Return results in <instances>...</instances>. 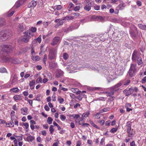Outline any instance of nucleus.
<instances>
[{
  "label": "nucleus",
  "instance_id": "nucleus-44",
  "mask_svg": "<svg viewBox=\"0 0 146 146\" xmlns=\"http://www.w3.org/2000/svg\"><path fill=\"white\" fill-rule=\"evenodd\" d=\"M31 54L32 55H35V52L33 49V45H32L31 46Z\"/></svg>",
  "mask_w": 146,
  "mask_h": 146
},
{
  "label": "nucleus",
  "instance_id": "nucleus-35",
  "mask_svg": "<svg viewBox=\"0 0 146 146\" xmlns=\"http://www.w3.org/2000/svg\"><path fill=\"white\" fill-rule=\"evenodd\" d=\"M22 40L24 42L26 43L28 42L29 41V39H28V38H26V36H24L23 37L22 39Z\"/></svg>",
  "mask_w": 146,
  "mask_h": 146
},
{
  "label": "nucleus",
  "instance_id": "nucleus-27",
  "mask_svg": "<svg viewBox=\"0 0 146 146\" xmlns=\"http://www.w3.org/2000/svg\"><path fill=\"white\" fill-rule=\"evenodd\" d=\"M62 7L61 5H58L54 6L53 7V9L55 10H60L61 9Z\"/></svg>",
  "mask_w": 146,
  "mask_h": 146
},
{
  "label": "nucleus",
  "instance_id": "nucleus-59",
  "mask_svg": "<svg viewBox=\"0 0 146 146\" xmlns=\"http://www.w3.org/2000/svg\"><path fill=\"white\" fill-rule=\"evenodd\" d=\"M44 108L45 110L47 111H49L50 110L49 108L47 105H45L44 107Z\"/></svg>",
  "mask_w": 146,
  "mask_h": 146
},
{
  "label": "nucleus",
  "instance_id": "nucleus-4",
  "mask_svg": "<svg viewBox=\"0 0 146 146\" xmlns=\"http://www.w3.org/2000/svg\"><path fill=\"white\" fill-rule=\"evenodd\" d=\"M83 4L84 5V9L85 11H89L91 10L92 2L90 0H85Z\"/></svg>",
  "mask_w": 146,
  "mask_h": 146
},
{
  "label": "nucleus",
  "instance_id": "nucleus-19",
  "mask_svg": "<svg viewBox=\"0 0 146 146\" xmlns=\"http://www.w3.org/2000/svg\"><path fill=\"white\" fill-rule=\"evenodd\" d=\"M37 5L36 2L35 1H31L29 5H28V6L29 7H35Z\"/></svg>",
  "mask_w": 146,
  "mask_h": 146
},
{
  "label": "nucleus",
  "instance_id": "nucleus-5",
  "mask_svg": "<svg viewBox=\"0 0 146 146\" xmlns=\"http://www.w3.org/2000/svg\"><path fill=\"white\" fill-rule=\"evenodd\" d=\"M57 49L55 48H52L51 49L49 53L48 57L49 59L53 60L56 57Z\"/></svg>",
  "mask_w": 146,
  "mask_h": 146
},
{
  "label": "nucleus",
  "instance_id": "nucleus-43",
  "mask_svg": "<svg viewBox=\"0 0 146 146\" xmlns=\"http://www.w3.org/2000/svg\"><path fill=\"white\" fill-rule=\"evenodd\" d=\"M138 27L141 29L144 30L145 25H143L142 24H140L138 25Z\"/></svg>",
  "mask_w": 146,
  "mask_h": 146
},
{
  "label": "nucleus",
  "instance_id": "nucleus-36",
  "mask_svg": "<svg viewBox=\"0 0 146 146\" xmlns=\"http://www.w3.org/2000/svg\"><path fill=\"white\" fill-rule=\"evenodd\" d=\"M90 113L89 111H87L86 112L84 113L82 115V116L83 118H86L89 115Z\"/></svg>",
  "mask_w": 146,
  "mask_h": 146
},
{
  "label": "nucleus",
  "instance_id": "nucleus-16",
  "mask_svg": "<svg viewBox=\"0 0 146 146\" xmlns=\"http://www.w3.org/2000/svg\"><path fill=\"white\" fill-rule=\"evenodd\" d=\"M122 85V82L121 81H120L118 83L116 84L114 86L110 88V89L111 90H114L116 88H119Z\"/></svg>",
  "mask_w": 146,
  "mask_h": 146
},
{
  "label": "nucleus",
  "instance_id": "nucleus-23",
  "mask_svg": "<svg viewBox=\"0 0 146 146\" xmlns=\"http://www.w3.org/2000/svg\"><path fill=\"white\" fill-rule=\"evenodd\" d=\"M13 98L15 101L22 100L21 96V95H16L13 97Z\"/></svg>",
  "mask_w": 146,
  "mask_h": 146
},
{
  "label": "nucleus",
  "instance_id": "nucleus-41",
  "mask_svg": "<svg viewBox=\"0 0 146 146\" xmlns=\"http://www.w3.org/2000/svg\"><path fill=\"white\" fill-rule=\"evenodd\" d=\"M49 131H50V133L52 134L54 132V129H53V125H51L49 127Z\"/></svg>",
  "mask_w": 146,
  "mask_h": 146
},
{
  "label": "nucleus",
  "instance_id": "nucleus-7",
  "mask_svg": "<svg viewBox=\"0 0 146 146\" xmlns=\"http://www.w3.org/2000/svg\"><path fill=\"white\" fill-rule=\"evenodd\" d=\"M140 56L138 52L136 50L133 51L132 56V60L133 61L136 60V59Z\"/></svg>",
  "mask_w": 146,
  "mask_h": 146
},
{
  "label": "nucleus",
  "instance_id": "nucleus-50",
  "mask_svg": "<svg viewBox=\"0 0 146 146\" xmlns=\"http://www.w3.org/2000/svg\"><path fill=\"white\" fill-rule=\"evenodd\" d=\"M95 119H99L100 118V113H97L94 115Z\"/></svg>",
  "mask_w": 146,
  "mask_h": 146
},
{
  "label": "nucleus",
  "instance_id": "nucleus-48",
  "mask_svg": "<svg viewBox=\"0 0 146 146\" xmlns=\"http://www.w3.org/2000/svg\"><path fill=\"white\" fill-rule=\"evenodd\" d=\"M60 117L61 120L62 121H64L66 119V117L64 115H61Z\"/></svg>",
  "mask_w": 146,
  "mask_h": 146
},
{
  "label": "nucleus",
  "instance_id": "nucleus-42",
  "mask_svg": "<svg viewBox=\"0 0 146 146\" xmlns=\"http://www.w3.org/2000/svg\"><path fill=\"white\" fill-rule=\"evenodd\" d=\"M73 30L72 28V27L70 26L69 28L66 29L65 30V31L66 32H68L70 31H72Z\"/></svg>",
  "mask_w": 146,
  "mask_h": 146
},
{
  "label": "nucleus",
  "instance_id": "nucleus-3",
  "mask_svg": "<svg viewBox=\"0 0 146 146\" xmlns=\"http://www.w3.org/2000/svg\"><path fill=\"white\" fill-rule=\"evenodd\" d=\"M3 51L0 52V61L2 62H7L11 61V58L8 57Z\"/></svg>",
  "mask_w": 146,
  "mask_h": 146
},
{
  "label": "nucleus",
  "instance_id": "nucleus-13",
  "mask_svg": "<svg viewBox=\"0 0 146 146\" xmlns=\"http://www.w3.org/2000/svg\"><path fill=\"white\" fill-rule=\"evenodd\" d=\"M63 74V71L60 70H57L56 72L55 77L57 78H59L62 76Z\"/></svg>",
  "mask_w": 146,
  "mask_h": 146
},
{
  "label": "nucleus",
  "instance_id": "nucleus-52",
  "mask_svg": "<svg viewBox=\"0 0 146 146\" xmlns=\"http://www.w3.org/2000/svg\"><path fill=\"white\" fill-rule=\"evenodd\" d=\"M82 93H81V94H80V95L78 96V99L79 100H82V99L83 98V97H82Z\"/></svg>",
  "mask_w": 146,
  "mask_h": 146
},
{
  "label": "nucleus",
  "instance_id": "nucleus-10",
  "mask_svg": "<svg viewBox=\"0 0 146 146\" xmlns=\"http://www.w3.org/2000/svg\"><path fill=\"white\" fill-rule=\"evenodd\" d=\"M24 34H25L24 36H26V38H28L29 40L33 35V33L28 31L25 32L24 33Z\"/></svg>",
  "mask_w": 146,
  "mask_h": 146
},
{
  "label": "nucleus",
  "instance_id": "nucleus-26",
  "mask_svg": "<svg viewBox=\"0 0 146 146\" xmlns=\"http://www.w3.org/2000/svg\"><path fill=\"white\" fill-rule=\"evenodd\" d=\"M5 19L2 18L0 17V27H2L5 24Z\"/></svg>",
  "mask_w": 146,
  "mask_h": 146
},
{
  "label": "nucleus",
  "instance_id": "nucleus-9",
  "mask_svg": "<svg viewBox=\"0 0 146 146\" xmlns=\"http://www.w3.org/2000/svg\"><path fill=\"white\" fill-rule=\"evenodd\" d=\"M130 33L131 36L133 38H135L137 33V28L135 27L134 29H131L130 31Z\"/></svg>",
  "mask_w": 146,
  "mask_h": 146
},
{
  "label": "nucleus",
  "instance_id": "nucleus-55",
  "mask_svg": "<svg viewBox=\"0 0 146 146\" xmlns=\"http://www.w3.org/2000/svg\"><path fill=\"white\" fill-rule=\"evenodd\" d=\"M71 91L73 93H76L77 91H78V89L76 88H72L71 89Z\"/></svg>",
  "mask_w": 146,
  "mask_h": 146
},
{
  "label": "nucleus",
  "instance_id": "nucleus-54",
  "mask_svg": "<svg viewBox=\"0 0 146 146\" xmlns=\"http://www.w3.org/2000/svg\"><path fill=\"white\" fill-rule=\"evenodd\" d=\"M96 18L98 19L101 21L103 20L104 19V18L103 17L101 16H97L96 17Z\"/></svg>",
  "mask_w": 146,
  "mask_h": 146
},
{
  "label": "nucleus",
  "instance_id": "nucleus-1",
  "mask_svg": "<svg viewBox=\"0 0 146 146\" xmlns=\"http://www.w3.org/2000/svg\"><path fill=\"white\" fill-rule=\"evenodd\" d=\"M11 34V32L9 30L0 31V41L6 40L10 36Z\"/></svg>",
  "mask_w": 146,
  "mask_h": 146
},
{
  "label": "nucleus",
  "instance_id": "nucleus-20",
  "mask_svg": "<svg viewBox=\"0 0 146 146\" xmlns=\"http://www.w3.org/2000/svg\"><path fill=\"white\" fill-rule=\"evenodd\" d=\"M131 122L130 121H128L126 123V126L127 130H130L131 129Z\"/></svg>",
  "mask_w": 146,
  "mask_h": 146
},
{
  "label": "nucleus",
  "instance_id": "nucleus-12",
  "mask_svg": "<svg viewBox=\"0 0 146 146\" xmlns=\"http://www.w3.org/2000/svg\"><path fill=\"white\" fill-rule=\"evenodd\" d=\"M123 92L126 94V96H128L133 94V90L132 88H130L128 90H124Z\"/></svg>",
  "mask_w": 146,
  "mask_h": 146
},
{
  "label": "nucleus",
  "instance_id": "nucleus-17",
  "mask_svg": "<svg viewBox=\"0 0 146 146\" xmlns=\"http://www.w3.org/2000/svg\"><path fill=\"white\" fill-rule=\"evenodd\" d=\"M83 117L82 116L80 117L78 119L75 120L76 122L79 123V125H81L83 123Z\"/></svg>",
  "mask_w": 146,
  "mask_h": 146
},
{
  "label": "nucleus",
  "instance_id": "nucleus-32",
  "mask_svg": "<svg viewBox=\"0 0 146 146\" xmlns=\"http://www.w3.org/2000/svg\"><path fill=\"white\" fill-rule=\"evenodd\" d=\"M137 60V63L138 65H140L142 64V60L141 57L140 56L138 57L136 59Z\"/></svg>",
  "mask_w": 146,
  "mask_h": 146
},
{
  "label": "nucleus",
  "instance_id": "nucleus-62",
  "mask_svg": "<svg viewBox=\"0 0 146 146\" xmlns=\"http://www.w3.org/2000/svg\"><path fill=\"white\" fill-rule=\"evenodd\" d=\"M146 82V76L144 77L142 80L141 82L143 83H145Z\"/></svg>",
  "mask_w": 146,
  "mask_h": 146
},
{
  "label": "nucleus",
  "instance_id": "nucleus-8",
  "mask_svg": "<svg viewBox=\"0 0 146 146\" xmlns=\"http://www.w3.org/2000/svg\"><path fill=\"white\" fill-rule=\"evenodd\" d=\"M60 42V38L58 36H55L52 40L51 44L52 46H54Z\"/></svg>",
  "mask_w": 146,
  "mask_h": 146
},
{
  "label": "nucleus",
  "instance_id": "nucleus-25",
  "mask_svg": "<svg viewBox=\"0 0 146 146\" xmlns=\"http://www.w3.org/2000/svg\"><path fill=\"white\" fill-rule=\"evenodd\" d=\"M35 84V81L34 80H32L31 81H30L29 85L31 88V90L33 89L34 88V85Z\"/></svg>",
  "mask_w": 146,
  "mask_h": 146
},
{
  "label": "nucleus",
  "instance_id": "nucleus-58",
  "mask_svg": "<svg viewBox=\"0 0 146 146\" xmlns=\"http://www.w3.org/2000/svg\"><path fill=\"white\" fill-rule=\"evenodd\" d=\"M100 8V6L98 5H95L94 6V9L96 10H99Z\"/></svg>",
  "mask_w": 146,
  "mask_h": 146
},
{
  "label": "nucleus",
  "instance_id": "nucleus-31",
  "mask_svg": "<svg viewBox=\"0 0 146 146\" xmlns=\"http://www.w3.org/2000/svg\"><path fill=\"white\" fill-rule=\"evenodd\" d=\"M125 6V5L124 3H121L119 4L117 7L120 10L123 9Z\"/></svg>",
  "mask_w": 146,
  "mask_h": 146
},
{
  "label": "nucleus",
  "instance_id": "nucleus-37",
  "mask_svg": "<svg viewBox=\"0 0 146 146\" xmlns=\"http://www.w3.org/2000/svg\"><path fill=\"white\" fill-rule=\"evenodd\" d=\"M110 110V108H104L100 110V113H102L103 112H106L109 111Z\"/></svg>",
  "mask_w": 146,
  "mask_h": 146
},
{
  "label": "nucleus",
  "instance_id": "nucleus-45",
  "mask_svg": "<svg viewBox=\"0 0 146 146\" xmlns=\"http://www.w3.org/2000/svg\"><path fill=\"white\" fill-rule=\"evenodd\" d=\"M118 129V128H113L110 131V132L112 133H114Z\"/></svg>",
  "mask_w": 146,
  "mask_h": 146
},
{
  "label": "nucleus",
  "instance_id": "nucleus-51",
  "mask_svg": "<svg viewBox=\"0 0 146 146\" xmlns=\"http://www.w3.org/2000/svg\"><path fill=\"white\" fill-rule=\"evenodd\" d=\"M41 36H39L38 38L35 39L37 42H38L39 43H40L41 41Z\"/></svg>",
  "mask_w": 146,
  "mask_h": 146
},
{
  "label": "nucleus",
  "instance_id": "nucleus-33",
  "mask_svg": "<svg viewBox=\"0 0 146 146\" xmlns=\"http://www.w3.org/2000/svg\"><path fill=\"white\" fill-rule=\"evenodd\" d=\"M0 72L2 73H7L6 69L4 67H0Z\"/></svg>",
  "mask_w": 146,
  "mask_h": 146
},
{
  "label": "nucleus",
  "instance_id": "nucleus-46",
  "mask_svg": "<svg viewBox=\"0 0 146 146\" xmlns=\"http://www.w3.org/2000/svg\"><path fill=\"white\" fill-rule=\"evenodd\" d=\"M58 100L60 104L62 103V102L64 101V99L62 98H61L60 97H59Z\"/></svg>",
  "mask_w": 146,
  "mask_h": 146
},
{
  "label": "nucleus",
  "instance_id": "nucleus-14",
  "mask_svg": "<svg viewBox=\"0 0 146 146\" xmlns=\"http://www.w3.org/2000/svg\"><path fill=\"white\" fill-rule=\"evenodd\" d=\"M17 79L16 76H14L13 78L11 81V84L12 86H14L17 83Z\"/></svg>",
  "mask_w": 146,
  "mask_h": 146
},
{
  "label": "nucleus",
  "instance_id": "nucleus-34",
  "mask_svg": "<svg viewBox=\"0 0 146 146\" xmlns=\"http://www.w3.org/2000/svg\"><path fill=\"white\" fill-rule=\"evenodd\" d=\"M43 25L45 28L47 27L50 24V22L47 21H44L43 23Z\"/></svg>",
  "mask_w": 146,
  "mask_h": 146
},
{
  "label": "nucleus",
  "instance_id": "nucleus-60",
  "mask_svg": "<svg viewBox=\"0 0 146 146\" xmlns=\"http://www.w3.org/2000/svg\"><path fill=\"white\" fill-rule=\"evenodd\" d=\"M42 80L41 78H39L36 80V82L38 83H41Z\"/></svg>",
  "mask_w": 146,
  "mask_h": 146
},
{
  "label": "nucleus",
  "instance_id": "nucleus-24",
  "mask_svg": "<svg viewBox=\"0 0 146 146\" xmlns=\"http://www.w3.org/2000/svg\"><path fill=\"white\" fill-rule=\"evenodd\" d=\"M64 17V20L67 21L72 20L74 19V17L72 16L71 15L66 16Z\"/></svg>",
  "mask_w": 146,
  "mask_h": 146
},
{
  "label": "nucleus",
  "instance_id": "nucleus-6",
  "mask_svg": "<svg viewBox=\"0 0 146 146\" xmlns=\"http://www.w3.org/2000/svg\"><path fill=\"white\" fill-rule=\"evenodd\" d=\"M13 47L10 45H4L2 49L3 52H5L7 53H10L12 51Z\"/></svg>",
  "mask_w": 146,
  "mask_h": 146
},
{
  "label": "nucleus",
  "instance_id": "nucleus-57",
  "mask_svg": "<svg viewBox=\"0 0 146 146\" xmlns=\"http://www.w3.org/2000/svg\"><path fill=\"white\" fill-rule=\"evenodd\" d=\"M80 9V7L79 6H76L74 8V10L75 11H78Z\"/></svg>",
  "mask_w": 146,
  "mask_h": 146
},
{
  "label": "nucleus",
  "instance_id": "nucleus-40",
  "mask_svg": "<svg viewBox=\"0 0 146 146\" xmlns=\"http://www.w3.org/2000/svg\"><path fill=\"white\" fill-rule=\"evenodd\" d=\"M47 55L46 54H45L44 56V57L43 58V62L44 64L46 66V61L47 60Z\"/></svg>",
  "mask_w": 146,
  "mask_h": 146
},
{
  "label": "nucleus",
  "instance_id": "nucleus-21",
  "mask_svg": "<svg viewBox=\"0 0 146 146\" xmlns=\"http://www.w3.org/2000/svg\"><path fill=\"white\" fill-rule=\"evenodd\" d=\"M25 30V28L22 24H20L18 27V30L20 32H22Z\"/></svg>",
  "mask_w": 146,
  "mask_h": 146
},
{
  "label": "nucleus",
  "instance_id": "nucleus-30",
  "mask_svg": "<svg viewBox=\"0 0 146 146\" xmlns=\"http://www.w3.org/2000/svg\"><path fill=\"white\" fill-rule=\"evenodd\" d=\"M89 122L90 124L93 126L94 127H95L96 128L99 129H100V127L95 124L93 121L91 120H89Z\"/></svg>",
  "mask_w": 146,
  "mask_h": 146
},
{
  "label": "nucleus",
  "instance_id": "nucleus-49",
  "mask_svg": "<svg viewBox=\"0 0 146 146\" xmlns=\"http://www.w3.org/2000/svg\"><path fill=\"white\" fill-rule=\"evenodd\" d=\"M15 137L17 139V140L18 141H21L22 140V137L21 136H15Z\"/></svg>",
  "mask_w": 146,
  "mask_h": 146
},
{
  "label": "nucleus",
  "instance_id": "nucleus-28",
  "mask_svg": "<svg viewBox=\"0 0 146 146\" xmlns=\"http://www.w3.org/2000/svg\"><path fill=\"white\" fill-rule=\"evenodd\" d=\"M79 26V24L78 23H76L74 24V25L70 26L71 27H72V29L74 30L75 29H76L78 28Z\"/></svg>",
  "mask_w": 146,
  "mask_h": 146
},
{
  "label": "nucleus",
  "instance_id": "nucleus-63",
  "mask_svg": "<svg viewBox=\"0 0 146 146\" xmlns=\"http://www.w3.org/2000/svg\"><path fill=\"white\" fill-rule=\"evenodd\" d=\"M21 5V3L19 2H17L16 4L15 5L16 7L17 8H18Z\"/></svg>",
  "mask_w": 146,
  "mask_h": 146
},
{
  "label": "nucleus",
  "instance_id": "nucleus-56",
  "mask_svg": "<svg viewBox=\"0 0 146 146\" xmlns=\"http://www.w3.org/2000/svg\"><path fill=\"white\" fill-rule=\"evenodd\" d=\"M47 76L49 79L50 80H51L52 78V76L51 74L50 73H48L47 74Z\"/></svg>",
  "mask_w": 146,
  "mask_h": 146
},
{
  "label": "nucleus",
  "instance_id": "nucleus-18",
  "mask_svg": "<svg viewBox=\"0 0 146 146\" xmlns=\"http://www.w3.org/2000/svg\"><path fill=\"white\" fill-rule=\"evenodd\" d=\"M31 58L33 61H39L40 58L39 56L33 55L31 56Z\"/></svg>",
  "mask_w": 146,
  "mask_h": 146
},
{
  "label": "nucleus",
  "instance_id": "nucleus-22",
  "mask_svg": "<svg viewBox=\"0 0 146 146\" xmlns=\"http://www.w3.org/2000/svg\"><path fill=\"white\" fill-rule=\"evenodd\" d=\"M35 137L30 135L27 138V140L28 141H32L35 139Z\"/></svg>",
  "mask_w": 146,
  "mask_h": 146
},
{
  "label": "nucleus",
  "instance_id": "nucleus-61",
  "mask_svg": "<svg viewBox=\"0 0 146 146\" xmlns=\"http://www.w3.org/2000/svg\"><path fill=\"white\" fill-rule=\"evenodd\" d=\"M23 125L25 127L26 129H27L29 128V125L27 123H23Z\"/></svg>",
  "mask_w": 146,
  "mask_h": 146
},
{
  "label": "nucleus",
  "instance_id": "nucleus-47",
  "mask_svg": "<svg viewBox=\"0 0 146 146\" xmlns=\"http://www.w3.org/2000/svg\"><path fill=\"white\" fill-rule=\"evenodd\" d=\"M31 31L32 33H35L36 31V28L35 27H32L31 29Z\"/></svg>",
  "mask_w": 146,
  "mask_h": 146
},
{
  "label": "nucleus",
  "instance_id": "nucleus-38",
  "mask_svg": "<svg viewBox=\"0 0 146 146\" xmlns=\"http://www.w3.org/2000/svg\"><path fill=\"white\" fill-rule=\"evenodd\" d=\"M52 121L53 119L51 117H48L47 120V122L49 124H50L52 123Z\"/></svg>",
  "mask_w": 146,
  "mask_h": 146
},
{
  "label": "nucleus",
  "instance_id": "nucleus-11",
  "mask_svg": "<svg viewBox=\"0 0 146 146\" xmlns=\"http://www.w3.org/2000/svg\"><path fill=\"white\" fill-rule=\"evenodd\" d=\"M127 132L128 133V136L130 138H132L135 132L133 131V129H131L130 130H127Z\"/></svg>",
  "mask_w": 146,
  "mask_h": 146
},
{
  "label": "nucleus",
  "instance_id": "nucleus-15",
  "mask_svg": "<svg viewBox=\"0 0 146 146\" xmlns=\"http://www.w3.org/2000/svg\"><path fill=\"white\" fill-rule=\"evenodd\" d=\"M28 108L27 107H24L21 109V113L23 115H26L27 114Z\"/></svg>",
  "mask_w": 146,
  "mask_h": 146
},
{
  "label": "nucleus",
  "instance_id": "nucleus-64",
  "mask_svg": "<svg viewBox=\"0 0 146 146\" xmlns=\"http://www.w3.org/2000/svg\"><path fill=\"white\" fill-rule=\"evenodd\" d=\"M9 125L10 127H13L14 126V123L13 121H12L9 124Z\"/></svg>",
  "mask_w": 146,
  "mask_h": 146
},
{
  "label": "nucleus",
  "instance_id": "nucleus-29",
  "mask_svg": "<svg viewBox=\"0 0 146 146\" xmlns=\"http://www.w3.org/2000/svg\"><path fill=\"white\" fill-rule=\"evenodd\" d=\"M10 91H12L14 93H17L20 91V90L18 89L17 87H16L11 89Z\"/></svg>",
  "mask_w": 146,
  "mask_h": 146
},
{
  "label": "nucleus",
  "instance_id": "nucleus-2",
  "mask_svg": "<svg viewBox=\"0 0 146 146\" xmlns=\"http://www.w3.org/2000/svg\"><path fill=\"white\" fill-rule=\"evenodd\" d=\"M128 72L130 76L132 77L134 76L137 72L136 65L133 64H131Z\"/></svg>",
  "mask_w": 146,
  "mask_h": 146
},
{
  "label": "nucleus",
  "instance_id": "nucleus-53",
  "mask_svg": "<svg viewBox=\"0 0 146 146\" xmlns=\"http://www.w3.org/2000/svg\"><path fill=\"white\" fill-rule=\"evenodd\" d=\"M65 20L64 19V17H63L62 19L58 23L60 25L63 24L64 23V21Z\"/></svg>",
  "mask_w": 146,
  "mask_h": 146
},
{
  "label": "nucleus",
  "instance_id": "nucleus-39",
  "mask_svg": "<svg viewBox=\"0 0 146 146\" xmlns=\"http://www.w3.org/2000/svg\"><path fill=\"white\" fill-rule=\"evenodd\" d=\"M63 57L64 59L66 60L68 58V56L67 53H64L63 54Z\"/></svg>",
  "mask_w": 146,
  "mask_h": 146
}]
</instances>
